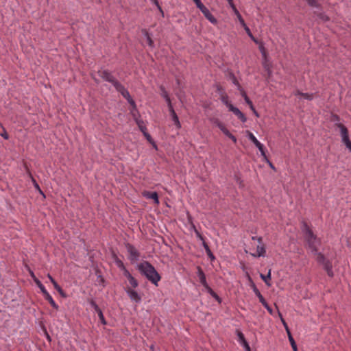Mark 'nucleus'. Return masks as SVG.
Returning <instances> with one entry per match:
<instances>
[{"label": "nucleus", "mask_w": 351, "mask_h": 351, "mask_svg": "<svg viewBox=\"0 0 351 351\" xmlns=\"http://www.w3.org/2000/svg\"><path fill=\"white\" fill-rule=\"evenodd\" d=\"M126 293L132 302L136 303L141 302V296L135 290L128 288Z\"/></svg>", "instance_id": "obj_10"}, {"label": "nucleus", "mask_w": 351, "mask_h": 351, "mask_svg": "<svg viewBox=\"0 0 351 351\" xmlns=\"http://www.w3.org/2000/svg\"><path fill=\"white\" fill-rule=\"evenodd\" d=\"M256 147L258 149L261 155L264 157V159H267L264 145L260 142L258 145H256Z\"/></svg>", "instance_id": "obj_23"}, {"label": "nucleus", "mask_w": 351, "mask_h": 351, "mask_svg": "<svg viewBox=\"0 0 351 351\" xmlns=\"http://www.w3.org/2000/svg\"><path fill=\"white\" fill-rule=\"evenodd\" d=\"M115 89L119 92L125 99H127L128 103L133 107V108H136L135 101L130 96L128 90L121 83L117 86V87L115 88Z\"/></svg>", "instance_id": "obj_6"}, {"label": "nucleus", "mask_w": 351, "mask_h": 351, "mask_svg": "<svg viewBox=\"0 0 351 351\" xmlns=\"http://www.w3.org/2000/svg\"><path fill=\"white\" fill-rule=\"evenodd\" d=\"M289 341L291 343V346L292 347V349L293 351H298V348H297V345H296V343L293 339V337H292L291 335H289Z\"/></svg>", "instance_id": "obj_25"}, {"label": "nucleus", "mask_w": 351, "mask_h": 351, "mask_svg": "<svg viewBox=\"0 0 351 351\" xmlns=\"http://www.w3.org/2000/svg\"><path fill=\"white\" fill-rule=\"evenodd\" d=\"M204 248L206 250V252L208 254V256L211 258V259H214L215 258V256H213V253L211 252L209 247L208 246L207 244H206L205 243H204Z\"/></svg>", "instance_id": "obj_32"}, {"label": "nucleus", "mask_w": 351, "mask_h": 351, "mask_svg": "<svg viewBox=\"0 0 351 351\" xmlns=\"http://www.w3.org/2000/svg\"><path fill=\"white\" fill-rule=\"evenodd\" d=\"M339 120L340 119H339V116H337L336 114H332L331 116V121L335 122V124L336 126H337V123H341L339 122Z\"/></svg>", "instance_id": "obj_35"}, {"label": "nucleus", "mask_w": 351, "mask_h": 351, "mask_svg": "<svg viewBox=\"0 0 351 351\" xmlns=\"http://www.w3.org/2000/svg\"><path fill=\"white\" fill-rule=\"evenodd\" d=\"M30 274H31V276L32 277V278H33V279H34V280H35V278H36V276H35V275H34V274L32 271H31Z\"/></svg>", "instance_id": "obj_60"}, {"label": "nucleus", "mask_w": 351, "mask_h": 351, "mask_svg": "<svg viewBox=\"0 0 351 351\" xmlns=\"http://www.w3.org/2000/svg\"><path fill=\"white\" fill-rule=\"evenodd\" d=\"M221 100L223 104H224L228 108V109L230 108V106H232V104L229 101L227 95H223L221 98Z\"/></svg>", "instance_id": "obj_26"}, {"label": "nucleus", "mask_w": 351, "mask_h": 351, "mask_svg": "<svg viewBox=\"0 0 351 351\" xmlns=\"http://www.w3.org/2000/svg\"><path fill=\"white\" fill-rule=\"evenodd\" d=\"M247 35L250 37V38L255 43H258V41L253 36L252 34L251 33V31L250 28L247 26L244 28Z\"/></svg>", "instance_id": "obj_29"}, {"label": "nucleus", "mask_w": 351, "mask_h": 351, "mask_svg": "<svg viewBox=\"0 0 351 351\" xmlns=\"http://www.w3.org/2000/svg\"><path fill=\"white\" fill-rule=\"evenodd\" d=\"M143 135L145 136V137L147 138V140L148 141H149L150 143L152 142V138L149 134H148L147 132H145L143 133Z\"/></svg>", "instance_id": "obj_44"}, {"label": "nucleus", "mask_w": 351, "mask_h": 351, "mask_svg": "<svg viewBox=\"0 0 351 351\" xmlns=\"http://www.w3.org/2000/svg\"><path fill=\"white\" fill-rule=\"evenodd\" d=\"M54 288L61 294L63 295V291L62 288L58 285V284L56 282L53 284Z\"/></svg>", "instance_id": "obj_39"}, {"label": "nucleus", "mask_w": 351, "mask_h": 351, "mask_svg": "<svg viewBox=\"0 0 351 351\" xmlns=\"http://www.w3.org/2000/svg\"><path fill=\"white\" fill-rule=\"evenodd\" d=\"M229 110L232 112L243 123L246 121L245 116L238 108L234 107L233 105L230 106Z\"/></svg>", "instance_id": "obj_12"}, {"label": "nucleus", "mask_w": 351, "mask_h": 351, "mask_svg": "<svg viewBox=\"0 0 351 351\" xmlns=\"http://www.w3.org/2000/svg\"><path fill=\"white\" fill-rule=\"evenodd\" d=\"M143 195L147 199H153L155 204H159L158 195L156 192L144 191Z\"/></svg>", "instance_id": "obj_15"}, {"label": "nucleus", "mask_w": 351, "mask_h": 351, "mask_svg": "<svg viewBox=\"0 0 351 351\" xmlns=\"http://www.w3.org/2000/svg\"><path fill=\"white\" fill-rule=\"evenodd\" d=\"M301 229L304 234L306 247L311 250L312 254H317L318 247L322 243L321 239L314 234L311 228L305 222L302 223Z\"/></svg>", "instance_id": "obj_1"}, {"label": "nucleus", "mask_w": 351, "mask_h": 351, "mask_svg": "<svg viewBox=\"0 0 351 351\" xmlns=\"http://www.w3.org/2000/svg\"><path fill=\"white\" fill-rule=\"evenodd\" d=\"M260 50H261V51L263 54H265V49H264V47H260Z\"/></svg>", "instance_id": "obj_59"}, {"label": "nucleus", "mask_w": 351, "mask_h": 351, "mask_svg": "<svg viewBox=\"0 0 351 351\" xmlns=\"http://www.w3.org/2000/svg\"><path fill=\"white\" fill-rule=\"evenodd\" d=\"M265 160L268 162V164H269V167H270L271 169H275V167H274V166L273 165V164H272V163H271V162H270L267 158V159H265Z\"/></svg>", "instance_id": "obj_55"}, {"label": "nucleus", "mask_w": 351, "mask_h": 351, "mask_svg": "<svg viewBox=\"0 0 351 351\" xmlns=\"http://www.w3.org/2000/svg\"><path fill=\"white\" fill-rule=\"evenodd\" d=\"M136 124L138 125L140 130L143 132V134L145 132H147V128L145 125H144V122L142 120L136 119Z\"/></svg>", "instance_id": "obj_19"}, {"label": "nucleus", "mask_w": 351, "mask_h": 351, "mask_svg": "<svg viewBox=\"0 0 351 351\" xmlns=\"http://www.w3.org/2000/svg\"><path fill=\"white\" fill-rule=\"evenodd\" d=\"M171 119H172V121H173L175 125L176 126V128L178 129H180L181 128V123H180V122L179 121L178 115H175Z\"/></svg>", "instance_id": "obj_28"}, {"label": "nucleus", "mask_w": 351, "mask_h": 351, "mask_svg": "<svg viewBox=\"0 0 351 351\" xmlns=\"http://www.w3.org/2000/svg\"><path fill=\"white\" fill-rule=\"evenodd\" d=\"M128 281H129V283L130 284V285L134 287V288H136L138 287V281L133 277H130L129 279H128Z\"/></svg>", "instance_id": "obj_27"}, {"label": "nucleus", "mask_w": 351, "mask_h": 351, "mask_svg": "<svg viewBox=\"0 0 351 351\" xmlns=\"http://www.w3.org/2000/svg\"><path fill=\"white\" fill-rule=\"evenodd\" d=\"M169 110L170 112V114H171V118H173V117H174L175 115H177L173 106H170V108H169Z\"/></svg>", "instance_id": "obj_46"}, {"label": "nucleus", "mask_w": 351, "mask_h": 351, "mask_svg": "<svg viewBox=\"0 0 351 351\" xmlns=\"http://www.w3.org/2000/svg\"><path fill=\"white\" fill-rule=\"evenodd\" d=\"M306 1L312 7L317 8L319 5L317 0H306Z\"/></svg>", "instance_id": "obj_34"}, {"label": "nucleus", "mask_w": 351, "mask_h": 351, "mask_svg": "<svg viewBox=\"0 0 351 351\" xmlns=\"http://www.w3.org/2000/svg\"><path fill=\"white\" fill-rule=\"evenodd\" d=\"M202 14L204 15L206 19H208L212 24L216 25L217 20L216 18L210 12L209 10L205 6L202 10H200Z\"/></svg>", "instance_id": "obj_11"}, {"label": "nucleus", "mask_w": 351, "mask_h": 351, "mask_svg": "<svg viewBox=\"0 0 351 351\" xmlns=\"http://www.w3.org/2000/svg\"><path fill=\"white\" fill-rule=\"evenodd\" d=\"M315 255L317 263L323 266V268L326 270L329 277H333L334 272L332 271V263L326 258L324 255L317 251V254H313Z\"/></svg>", "instance_id": "obj_3"}, {"label": "nucleus", "mask_w": 351, "mask_h": 351, "mask_svg": "<svg viewBox=\"0 0 351 351\" xmlns=\"http://www.w3.org/2000/svg\"><path fill=\"white\" fill-rule=\"evenodd\" d=\"M167 103V106H168V108H170V106H173L172 104H171V99L169 97H167V99H165Z\"/></svg>", "instance_id": "obj_52"}, {"label": "nucleus", "mask_w": 351, "mask_h": 351, "mask_svg": "<svg viewBox=\"0 0 351 351\" xmlns=\"http://www.w3.org/2000/svg\"><path fill=\"white\" fill-rule=\"evenodd\" d=\"M214 298H215L216 300H217L218 302H220V298H219V297L218 295H217V297H215Z\"/></svg>", "instance_id": "obj_62"}, {"label": "nucleus", "mask_w": 351, "mask_h": 351, "mask_svg": "<svg viewBox=\"0 0 351 351\" xmlns=\"http://www.w3.org/2000/svg\"><path fill=\"white\" fill-rule=\"evenodd\" d=\"M167 103V106H168V108H170V106H173L172 104H171V99L169 97H167V99H165Z\"/></svg>", "instance_id": "obj_51"}, {"label": "nucleus", "mask_w": 351, "mask_h": 351, "mask_svg": "<svg viewBox=\"0 0 351 351\" xmlns=\"http://www.w3.org/2000/svg\"><path fill=\"white\" fill-rule=\"evenodd\" d=\"M97 314H98V316H99V320H100V322L103 324V325H106V321L104 318V316L103 315V313L101 311V310H99V311L97 312Z\"/></svg>", "instance_id": "obj_30"}, {"label": "nucleus", "mask_w": 351, "mask_h": 351, "mask_svg": "<svg viewBox=\"0 0 351 351\" xmlns=\"http://www.w3.org/2000/svg\"><path fill=\"white\" fill-rule=\"evenodd\" d=\"M237 335L239 337V341L243 346L245 350V351H251L250 347L248 343L247 342V341L245 340L243 334L241 332L238 331Z\"/></svg>", "instance_id": "obj_14"}, {"label": "nucleus", "mask_w": 351, "mask_h": 351, "mask_svg": "<svg viewBox=\"0 0 351 351\" xmlns=\"http://www.w3.org/2000/svg\"><path fill=\"white\" fill-rule=\"evenodd\" d=\"M285 328L286 332H287V333L288 337H289V335H291V332H290V330H289V327H288V326H287V327H285Z\"/></svg>", "instance_id": "obj_56"}, {"label": "nucleus", "mask_w": 351, "mask_h": 351, "mask_svg": "<svg viewBox=\"0 0 351 351\" xmlns=\"http://www.w3.org/2000/svg\"><path fill=\"white\" fill-rule=\"evenodd\" d=\"M261 278L264 280V282L267 284L268 286H271V284L269 283V280L271 279V272L270 271L268 272L267 275H263L261 274Z\"/></svg>", "instance_id": "obj_21"}, {"label": "nucleus", "mask_w": 351, "mask_h": 351, "mask_svg": "<svg viewBox=\"0 0 351 351\" xmlns=\"http://www.w3.org/2000/svg\"><path fill=\"white\" fill-rule=\"evenodd\" d=\"M123 270L124 271V276L128 278V280L132 276L125 268L123 269Z\"/></svg>", "instance_id": "obj_43"}, {"label": "nucleus", "mask_w": 351, "mask_h": 351, "mask_svg": "<svg viewBox=\"0 0 351 351\" xmlns=\"http://www.w3.org/2000/svg\"><path fill=\"white\" fill-rule=\"evenodd\" d=\"M0 127L2 129V132H0V136H1L4 139L8 140L9 138V135L7 133L5 128L2 125Z\"/></svg>", "instance_id": "obj_31"}, {"label": "nucleus", "mask_w": 351, "mask_h": 351, "mask_svg": "<svg viewBox=\"0 0 351 351\" xmlns=\"http://www.w3.org/2000/svg\"><path fill=\"white\" fill-rule=\"evenodd\" d=\"M250 107H251L253 104H252V101L251 100L248 101V102L246 103Z\"/></svg>", "instance_id": "obj_57"}, {"label": "nucleus", "mask_w": 351, "mask_h": 351, "mask_svg": "<svg viewBox=\"0 0 351 351\" xmlns=\"http://www.w3.org/2000/svg\"><path fill=\"white\" fill-rule=\"evenodd\" d=\"M239 21L240 22L241 25L245 28V27H247L243 19L242 18L241 15L239 14V16H237Z\"/></svg>", "instance_id": "obj_41"}, {"label": "nucleus", "mask_w": 351, "mask_h": 351, "mask_svg": "<svg viewBox=\"0 0 351 351\" xmlns=\"http://www.w3.org/2000/svg\"><path fill=\"white\" fill-rule=\"evenodd\" d=\"M252 239H257L259 245L256 247V253L252 254V255L254 257H260V256H265L266 251L264 245L262 244V238L258 237L256 238L255 237H252Z\"/></svg>", "instance_id": "obj_9"}, {"label": "nucleus", "mask_w": 351, "mask_h": 351, "mask_svg": "<svg viewBox=\"0 0 351 351\" xmlns=\"http://www.w3.org/2000/svg\"><path fill=\"white\" fill-rule=\"evenodd\" d=\"M206 289L213 298L217 297V294L209 286Z\"/></svg>", "instance_id": "obj_40"}, {"label": "nucleus", "mask_w": 351, "mask_h": 351, "mask_svg": "<svg viewBox=\"0 0 351 351\" xmlns=\"http://www.w3.org/2000/svg\"><path fill=\"white\" fill-rule=\"evenodd\" d=\"M260 50H261V51L263 54H265V49H264V47H260Z\"/></svg>", "instance_id": "obj_58"}, {"label": "nucleus", "mask_w": 351, "mask_h": 351, "mask_svg": "<svg viewBox=\"0 0 351 351\" xmlns=\"http://www.w3.org/2000/svg\"><path fill=\"white\" fill-rule=\"evenodd\" d=\"M137 268L140 273L145 276L148 280L158 286L161 277L152 265L147 261H143L138 265Z\"/></svg>", "instance_id": "obj_2"}, {"label": "nucleus", "mask_w": 351, "mask_h": 351, "mask_svg": "<svg viewBox=\"0 0 351 351\" xmlns=\"http://www.w3.org/2000/svg\"><path fill=\"white\" fill-rule=\"evenodd\" d=\"M217 126L220 129V130L223 132L226 129V126L224 124L219 121L216 122Z\"/></svg>", "instance_id": "obj_37"}, {"label": "nucleus", "mask_w": 351, "mask_h": 351, "mask_svg": "<svg viewBox=\"0 0 351 351\" xmlns=\"http://www.w3.org/2000/svg\"><path fill=\"white\" fill-rule=\"evenodd\" d=\"M197 276L199 278V282L202 285V286L206 289V287H208V285L206 282V276L204 273V271H202V269H201V267H197Z\"/></svg>", "instance_id": "obj_13"}, {"label": "nucleus", "mask_w": 351, "mask_h": 351, "mask_svg": "<svg viewBox=\"0 0 351 351\" xmlns=\"http://www.w3.org/2000/svg\"><path fill=\"white\" fill-rule=\"evenodd\" d=\"M337 127L340 130L342 142L346 145V147L351 151V141L349 139L348 129L341 123H337Z\"/></svg>", "instance_id": "obj_5"}, {"label": "nucleus", "mask_w": 351, "mask_h": 351, "mask_svg": "<svg viewBox=\"0 0 351 351\" xmlns=\"http://www.w3.org/2000/svg\"><path fill=\"white\" fill-rule=\"evenodd\" d=\"M90 306L95 309V311L96 312L99 311V310H101L99 308V307L98 306V305L96 304V302L94 301V300H90Z\"/></svg>", "instance_id": "obj_38"}, {"label": "nucleus", "mask_w": 351, "mask_h": 351, "mask_svg": "<svg viewBox=\"0 0 351 351\" xmlns=\"http://www.w3.org/2000/svg\"><path fill=\"white\" fill-rule=\"evenodd\" d=\"M227 1L228 2L229 5L230 6V8L232 9H234V8H236V6L234 5V4L233 3V0H227Z\"/></svg>", "instance_id": "obj_50"}, {"label": "nucleus", "mask_w": 351, "mask_h": 351, "mask_svg": "<svg viewBox=\"0 0 351 351\" xmlns=\"http://www.w3.org/2000/svg\"><path fill=\"white\" fill-rule=\"evenodd\" d=\"M252 287L253 289V291L254 292L255 295L258 298L260 302L263 304V306L267 310V311L269 313V314L273 315L274 311L272 308L268 305L267 302L259 291V290L256 287L255 284L252 282Z\"/></svg>", "instance_id": "obj_7"}, {"label": "nucleus", "mask_w": 351, "mask_h": 351, "mask_svg": "<svg viewBox=\"0 0 351 351\" xmlns=\"http://www.w3.org/2000/svg\"><path fill=\"white\" fill-rule=\"evenodd\" d=\"M45 298L49 302L51 306L56 309L58 308V304L56 303L51 295L49 293V292L44 295Z\"/></svg>", "instance_id": "obj_17"}, {"label": "nucleus", "mask_w": 351, "mask_h": 351, "mask_svg": "<svg viewBox=\"0 0 351 351\" xmlns=\"http://www.w3.org/2000/svg\"><path fill=\"white\" fill-rule=\"evenodd\" d=\"M250 109L253 111V112H256V110H255V108H254V105H252V106L251 107H250Z\"/></svg>", "instance_id": "obj_61"}, {"label": "nucleus", "mask_w": 351, "mask_h": 351, "mask_svg": "<svg viewBox=\"0 0 351 351\" xmlns=\"http://www.w3.org/2000/svg\"><path fill=\"white\" fill-rule=\"evenodd\" d=\"M98 73L104 80L111 83L114 88L120 84V82L108 70H100L98 71Z\"/></svg>", "instance_id": "obj_4"}, {"label": "nucleus", "mask_w": 351, "mask_h": 351, "mask_svg": "<svg viewBox=\"0 0 351 351\" xmlns=\"http://www.w3.org/2000/svg\"><path fill=\"white\" fill-rule=\"evenodd\" d=\"M36 186L37 188H38V187H39L38 184H36Z\"/></svg>", "instance_id": "obj_64"}, {"label": "nucleus", "mask_w": 351, "mask_h": 351, "mask_svg": "<svg viewBox=\"0 0 351 351\" xmlns=\"http://www.w3.org/2000/svg\"><path fill=\"white\" fill-rule=\"evenodd\" d=\"M125 247L129 254V258L130 259V261H138L140 257V254L138 251L136 249V247L130 243H126Z\"/></svg>", "instance_id": "obj_8"}, {"label": "nucleus", "mask_w": 351, "mask_h": 351, "mask_svg": "<svg viewBox=\"0 0 351 351\" xmlns=\"http://www.w3.org/2000/svg\"><path fill=\"white\" fill-rule=\"evenodd\" d=\"M197 8L202 10L205 5L202 3L201 0H193Z\"/></svg>", "instance_id": "obj_33"}, {"label": "nucleus", "mask_w": 351, "mask_h": 351, "mask_svg": "<svg viewBox=\"0 0 351 351\" xmlns=\"http://www.w3.org/2000/svg\"><path fill=\"white\" fill-rule=\"evenodd\" d=\"M240 93H241V96L243 97V99H244V100L245 101L246 103L248 102V101L250 100L249 99V97H247L246 93L245 92V90L243 88H241Z\"/></svg>", "instance_id": "obj_36"}, {"label": "nucleus", "mask_w": 351, "mask_h": 351, "mask_svg": "<svg viewBox=\"0 0 351 351\" xmlns=\"http://www.w3.org/2000/svg\"><path fill=\"white\" fill-rule=\"evenodd\" d=\"M143 34L146 37L148 45L149 47H154V42H153L151 36H149V33L146 30H144L143 31Z\"/></svg>", "instance_id": "obj_20"}, {"label": "nucleus", "mask_w": 351, "mask_h": 351, "mask_svg": "<svg viewBox=\"0 0 351 351\" xmlns=\"http://www.w3.org/2000/svg\"><path fill=\"white\" fill-rule=\"evenodd\" d=\"M232 10L237 16H239V14H241L239 13V10L237 9V8H234V9H232Z\"/></svg>", "instance_id": "obj_54"}, {"label": "nucleus", "mask_w": 351, "mask_h": 351, "mask_svg": "<svg viewBox=\"0 0 351 351\" xmlns=\"http://www.w3.org/2000/svg\"><path fill=\"white\" fill-rule=\"evenodd\" d=\"M34 282L36 284V285L38 286V287L40 289V291L43 295H45L48 293V291L45 289V286L42 284V282L38 278H35Z\"/></svg>", "instance_id": "obj_18"}, {"label": "nucleus", "mask_w": 351, "mask_h": 351, "mask_svg": "<svg viewBox=\"0 0 351 351\" xmlns=\"http://www.w3.org/2000/svg\"><path fill=\"white\" fill-rule=\"evenodd\" d=\"M151 1H152V2L153 3H154V4L157 6V8H158V10H159L161 12H162V8H161V7L160 6V5H159V3H158V0H151Z\"/></svg>", "instance_id": "obj_47"}, {"label": "nucleus", "mask_w": 351, "mask_h": 351, "mask_svg": "<svg viewBox=\"0 0 351 351\" xmlns=\"http://www.w3.org/2000/svg\"><path fill=\"white\" fill-rule=\"evenodd\" d=\"M47 277L49 279V280L51 281V282L52 284H53L54 282H56V281L53 279V278L50 275V274H48L47 275Z\"/></svg>", "instance_id": "obj_53"}, {"label": "nucleus", "mask_w": 351, "mask_h": 351, "mask_svg": "<svg viewBox=\"0 0 351 351\" xmlns=\"http://www.w3.org/2000/svg\"><path fill=\"white\" fill-rule=\"evenodd\" d=\"M278 315H279V316H280V320H281V322H282V324H283L284 327L285 328V327L288 326V325H287V324L286 323L285 320L283 319V317H282V315H281L280 312V311H278Z\"/></svg>", "instance_id": "obj_45"}, {"label": "nucleus", "mask_w": 351, "mask_h": 351, "mask_svg": "<svg viewBox=\"0 0 351 351\" xmlns=\"http://www.w3.org/2000/svg\"><path fill=\"white\" fill-rule=\"evenodd\" d=\"M161 90H162V96L165 99H167V97H169V95H168L167 92L165 90V88L163 87H161Z\"/></svg>", "instance_id": "obj_42"}, {"label": "nucleus", "mask_w": 351, "mask_h": 351, "mask_svg": "<svg viewBox=\"0 0 351 351\" xmlns=\"http://www.w3.org/2000/svg\"><path fill=\"white\" fill-rule=\"evenodd\" d=\"M254 114L256 117H258V116H259V115H258V112H257L256 111V112H254Z\"/></svg>", "instance_id": "obj_63"}, {"label": "nucleus", "mask_w": 351, "mask_h": 351, "mask_svg": "<svg viewBox=\"0 0 351 351\" xmlns=\"http://www.w3.org/2000/svg\"><path fill=\"white\" fill-rule=\"evenodd\" d=\"M117 265L121 269L125 268L124 265H123V262H121V261H117Z\"/></svg>", "instance_id": "obj_49"}, {"label": "nucleus", "mask_w": 351, "mask_h": 351, "mask_svg": "<svg viewBox=\"0 0 351 351\" xmlns=\"http://www.w3.org/2000/svg\"><path fill=\"white\" fill-rule=\"evenodd\" d=\"M223 133L228 136L229 138H230L234 143H237V138L232 135L228 129H226Z\"/></svg>", "instance_id": "obj_24"}, {"label": "nucleus", "mask_w": 351, "mask_h": 351, "mask_svg": "<svg viewBox=\"0 0 351 351\" xmlns=\"http://www.w3.org/2000/svg\"><path fill=\"white\" fill-rule=\"evenodd\" d=\"M247 137L255 145V146L260 143L256 136L250 132H247Z\"/></svg>", "instance_id": "obj_22"}, {"label": "nucleus", "mask_w": 351, "mask_h": 351, "mask_svg": "<svg viewBox=\"0 0 351 351\" xmlns=\"http://www.w3.org/2000/svg\"><path fill=\"white\" fill-rule=\"evenodd\" d=\"M295 96L300 97V99H304L306 100H312L313 98V95L310 93H303L300 90H296L293 93Z\"/></svg>", "instance_id": "obj_16"}, {"label": "nucleus", "mask_w": 351, "mask_h": 351, "mask_svg": "<svg viewBox=\"0 0 351 351\" xmlns=\"http://www.w3.org/2000/svg\"><path fill=\"white\" fill-rule=\"evenodd\" d=\"M233 83H234L235 85H237V86H238V89H239V90H241V88H242L241 87V86L239 85V84L238 83V82H237V79H236L234 77H233Z\"/></svg>", "instance_id": "obj_48"}]
</instances>
